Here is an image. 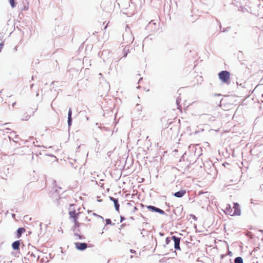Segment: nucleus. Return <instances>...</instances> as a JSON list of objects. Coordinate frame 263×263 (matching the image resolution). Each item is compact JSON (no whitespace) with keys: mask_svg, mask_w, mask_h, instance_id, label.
<instances>
[{"mask_svg":"<svg viewBox=\"0 0 263 263\" xmlns=\"http://www.w3.org/2000/svg\"><path fill=\"white\" fill-rule=\"evenodd\" d=\"M69 219L72 224V230L74 233L77 239H82L83 236L79 233L80 227L81 226L87 225L90 221L85 213L76 210L69 211Z\"/></svg>","mask_w":263,"mask_h":263,"instance_id":"nucleus-1","label":"nucleus"},{"mask_svg":"<svg viewBox=\"0 0 263 263\" xmlns=\"http://www.w3.org/2000/svg\"><path fill=\"white\" fill-rule=\"evenodd\" d=\"M223 212L226 214L231 216H240L241 210L239 204L238 203H234L232 206L229 204H226L223 207Z\"/></svg>","mask_w":263,"mask_h":263,"instance_id":"nucleus-2","label":"nucleus"},{"mask_svg":"<svg viewBox=\"0 0 263 263\" xmlns=\"http://www.w3.org/2000/svg\"><path fill=\"white\" fill-rule=\"evenodd\" d=\"M231 74L227 70H223L218 73V78L220 81L225 84L229 85L231 83Z\"/></svg>","mask_w":263,"mask_h":263,"instance_id":"nucleus-3","label":"nucleus"},{"mask_svg":"<svg viewBox=\"0 0 263 263\" xmlns=\"http://www.w3.org/2000/svg\"><path fill=\"white\" fill-rule=\"evenodd\" d=\"M172 239L174 241V248L177 250H180V238L177 237L175 236H173L172 237Z\"/></svg>","mask_w":263,"mask_h":263,"instance_id":"nucleus-4","label":"nucleus"},{"mask_svg":"<svg viewBox=\"0 0 263 263\" xmlns=\"http://www.w3.org/2000/svg\"><path fill=\"white\" fill-rule=\"evenodd\" d=\"M203 81V77L200 75L196 76L193 81L194 85H198L199 84H201Z\"/></svg>","mask_w":263,"mask_h":263,"instance_id":"nucleus-5","label":"nucleus"},{"mask_svg":"<svg viewBox=\"0 0 263 263\" xmlns=\"http://www.w3.org/2000/svg\"><path fill=\"white\" fill-rule=\"evenodd\" d=\"M147 208L149 210H150V211H151L152 212H156L159 213H160L161 214H164V211H163L162 210H161L160 209L156 208L155 206H152V205L147 206Z\"/></svg>","mask_w":263,"mask_h":263,"instance_id":"nucleus-6","label":"nucleus"},{"mask_svg":"<svg viewBox=\"0 0 263 263\" xmlns=\"http://www.w3.org/2000/svg\"><path fill=\"white\" fill-rule=\"evenodd\" d=\"M87 247V245L85 243H76V247L77 249L80 250H85Z\"/></svg>","mask_w":263,"mask_h":263,"instance_id":"nucleus-7","label":"nucleus"},{"mask_svg":"<svg viewBox=\"0 0 263 263\" xmlns=\"http://www.w3.org/2000/svg\"><path fill=\"white\" fill-rule=\"evenodd\" d=\"M37 175L34 172H33L32 174H30L29 180L30 181V182H35L37 180Z\"/></svg>","mask_w":263,"mask_h":263,"instance_id":"nucleus-8","label":"nucleus"},{"mask_svg":"<svg viewBox=\"0 0 263 263\" xmlns=\"http://www.w3.org/2000/svg\"><path fill=\"white\" fill-rule=\"evenodd\" d=\"M186 194V191L184 190H180L177 192H176L174 195L178 198H181L183 197Z\"/></svg>","mask_w":263,"mask_h":263,"instance_id":"nucleus-9","label":"nucleus"},{"mask_svg":"<svg viewBox=\"0 0 263 263\" xmlns=\"http://www.w3.org/2000/svg\"><path fill=\"white\" fill-rule=\"evenodd\" d=\"M109 198L110 200L114 202L116 210L119 211L120 205L118 203V200L112 197H110Z\"/></svg>","mask_w":263,"mask_h":263,"instance_id":"nucleus-10","label":"nucleus"},{"mask_svg":"<svg viewBox=\"0 0 263 263\" xmlns=\"http://www.w3.org/2000/svg\"><path fill=\"white\" fill-rule=\"evenodd\" d=\"M20 241L16 240L12 243V247L14 250H18L20 249Z\"/></svg>","mask_w":263,"mask_h":263,"instance_id":"nucleus-11","label":"nucleus"},{"mask_svg":"<svg viewBox=\"0 0 263 263\" xmlns=\"http://www.w3.org/2000/svg\"><path fill=\"white\" fill-rule=\"evenodd\" d=\"M68 124L69 126H70L71 125V122H72V110L71 108H69L68 110Z\"/></svg>","mask_w":263,"mask_h":263,"instance_id":"nucleus-12","label":"nucleus"},{"mask_svg":"<svg viewBox=\"0 0 263 263\" xmlns=\"http://www.w3.org/2000/svg\"><path fill=\"white\" fill-rule=\"evenodd\" d=\"M25 232V229L23 228H20L17 231V237L19 238L22 233Z\"/></svg>","mask_w":263,"mask_h":263,"instance_id":"nucleus-13","label":"nucleus"},{"mask_svg":"<svg viewBox=\"0 0 263 263\" xmlns=\"http://www.w3.org/2000/svg\"><path fill=\"white\" fill-rule=\"evenodd\" d=\"M235 263H243V259L241 257H237L234 260Z\"/></svg>","mask_w":263,"mask_h":263,"instance_id":"nucleus-14","label":"nucleus"},{"mask_svg":"<svg viewBox=\"0 0 263 263\" xmlns=\"http://www.w3.org/2000/svg\"><path fill=\"white\" fill-rule=\"evenodd\" d=\"M9 3L12 8H14L15 6L14 0H9Z\"/></svg>","mask_w":263,"mask_h":263,"instance_id":"nucleus-15","label":"nucleus"},{"mask_svg":"<svg viewBox=\"0 0 263 263\" xmlns=\"http://www.w3.org/2000/svg\"><path fill=\"white\" fill-rule=\"evenodd\" d=\"M171 242V239L169 237H167L165 239V242L166 245H168Z\"/></svg>","mask_w":263,"mask_h":263,"instance_id":"nucleus-16","label":"nucleus"},{"mask_svg":"<svg viewBox=\"0 0 263 263\" xmlns=\"http://www.w3.org/2000/svg\"><path fill=\"white\" fill-rule=\"evenodd\" d=\"M3 46H4L3 43H1L0 44V52L1 51V49L3 48Z\"/></svg>","mask_w":263,"mask_h":263,"instance_id":"nucleus-17","label":"nucleus"},{"mask_svg":"<svg viewBox=\"0 0 263 263\" xmlns=\"http://www.w3.org/2000/svg\"><path fill=\"white\" fill-rule=\"evenodd\" d=\"M110 222H111V221H110V219H108L106 220V222H107V224L110 223Z\"/></svg>","mask_w":263,"mask_h":263,"instance_id":"nucleus-18","label":"nucleus"},{"mask_svg":"<svg viewBox=\"0 0 263 263\" xmlns=\"http://www.w3.org/2000/svg\"><path fill=\"white\" fill-rule=\"evenodd\" d=\"M130 252H131L132 253H135L136 252V251H135V250H132V249H131V250H130Z\"/></svg>","mask_w":263,"mask_h":263,"instance_id":"nucleus-19","label":"nucleus"},{"mask_svg":"<svg viewBox=\"0 0 263 263\" xmlns=\"http://www.w3.org/2000/svg\"><path fill=\"white\" fill-rule=\"evenodd\" d=\"M127 53H125L124 55V57H126L127 56Z\"/></svg>","mask_w":263,"mask_h":263,"instance_id":"nucleus-20","label":"nucleus"},{"mask_svg":"<svg viewBox=\"0 0 263 263\" xmlns=\"http://www.w3.org/2000/svg\"><path fill=\"white\" fill-rule=\"evenodd\" d=\"M253 263H254V262H253Z\"/></svg>","mask_w":263,"mask_h":263,"instance_id":"nucleus-21","label":"nucleus"},{"mask_svg":"<svg viewBox=\"0 0 263 263\" xmlns=\"http://www.w3.org/2000/svg\"><path fill=\"white\" fill-rule=\"evenodd\" d=\"M253 263H254V262H253Z\"/></svg>","mask_w":263,"mask_h":263,"instance_id":"nucleus-22","label":"nucleus"}]
</instances>
